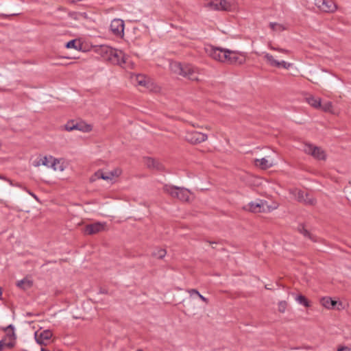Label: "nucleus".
I'll use <instances>...</instances> for the list:
<instances>
[{
  "mask_svg": "<svg viewBox=\"0 0 351 351\" xmlns=\"http://www.w3.org/2000/svg\"><path fill=\"white\" fill-rule=\"evenodd\" d=\"M94 51L104 60L121 67H126L129 57L122 51L113 49L108 45H99L94 47Z\"/></svg>",
  "mask_w": 351,
  "mask_h": 351,
  "instance_id": "1",
  "label": "nucleus"
},
{
  "mask_svg": "<svg viewBox=\"0 0 351 351\" xmlns=\"http://www.w3.org/2000/svg\"><path fill=\"white\" fill-rule=\"evenodd\" d=\"M170 69L173 73L180 75L190 80H199V70L191 64L173 62L170 64Z\"/></svg>",
  "mask_w": 351,
  "mask_h": 351,
  "instance_id": "2",
  "label": "nucleus"
},
{
  "mask_svg": "<svg viewBox=\"0 0 351 351\" xmlns=\"http://www.w3.org/2000/svg\"><path fill=\"white\" fill-rule=\"evenodd\" d=\"M207 52L212 58L221 62L234 64L239 60L236 53L229 49L210 47L207 49Z\"/></svg>",
  "mask_w": 351,
  "mask_h": 351,
  "instance_id": "3",
  "label": "nucleus"
},
{
  "mask_svg": "<svg viewBox=\"0 0 351 351\" xmlns=\"http://www.w3.org/2000/svg\"><path fill=\"white\" fill-rule=\"evenodd\" d=\"M163 191L170 195L172 197L186 202L190 197V191L184 187H178L173 185L165 184Z\"/></svg>",
  "mask_w": 351,
  "mask_h": 351,
  "instance_id": "4",
  "label": "nucleus"
},
{
  "mask_svg": "<svg viewBox=\"0 0 351 351\" xmlns=\"http://www.w3.org/2000/svg\"><path fill=\"white\" fill-rule=\"evenodd\" d=\"M274 208H276V207L271 208L268 205L266 201L262 199H258L255 202H250L245 207V209L255 213L270 212Z\"/></svg>",
  "mask_w": 351,
  "mask_h": 351,
  "instance_id": "5",
  "label": "nucleus"
},
{
  "mask_svg": "<svg viewBox=\"0 0 351 351\" xmlns=\"http://www.w3.org/2000/svg\"><path fill=\"white\" fill-rule=\"evenodd\" d=\"M291 193L295 196V199L306 205H314L316 203V199L310 193H305L303 191L294 189Z\"/></svg>",
  "mask_w": 351,
  "mask_h": 351,
  "instance_id": "6",
  "label": "nucleus"
},
{
  "mask_svg": "<svg viewBox=\"0 0 351 351\" xmlns=\"http://www.w3.org/2000/svg\"><path fill=\"white\" fill-rule=\"evenodd\" d=\"M263 58L266 61L267 64L273 67H282L286 69H289L292 66V64L287 62L284 60L278 61L276 60L272 55L267 52H263Z\"/></svg>",
  "mask_w": 351,
  "mask_h": 351,
  "instance_id": "7",
  "label": "nucleus"
},
{
  "mask_svg": "<svg viewBox=\"0 0 351 351\" xmlns=\"http://www.w3.org/2000/svg\"><path fill=\"white\" fill-rule=\"evenodd\" d=\"M304 151L305 153L311 155L316 159L326 160V158L325 152L319 147L311 144H305L304 145Z\"/></svg>",
  "mask_w": 351,
  "mask_h": 351,
  "instance_id": "8",
  "label": "nucleus"
},
{
  "mask_svg": "<svg viewBox=\"0 0 351 351\" xmlns=\"http://www.w3.org/2000/svg\"><path fill=\"white\" fill-rule=\"evenodd\" d=\"M207 135L195 130L188 131L185 139L191 144H199L207 140Z\"/></svg>",
  "mask_w": 351,
  "mask_h": 351,
  "instance_id": "9",
  "label": "nucleus"
},
{
  "mask_svg": "<svg viewBox=\"0 0 351 351\" xmlns=\"http://www.w3.org/2000/svg\"><path fill=\"white\" fill-rule=\"evenodd\" d=\"M124 21L120 19H114L110 25V32L116 36L122 38L124 35Z\"/></svg>",
  "mask_w": 351,
  "mask_h": 351,
  "instance_id": "10",
  "label": "nucleus"
},
{
  "mask_svg": "<svg viewBox=\"0 0 351 351\" xmlns=\"http://www.w3.org/2000/svg\"><path fill=\"white\" fill-rule=\"evenodd\" d=\"M35 340L37 343L43 346L49 344L52 337V332L49 330L36 331L34 333Z\"/></svg>",
  "mask_w": 351,
  "mask_h": 351,
  "instance_id": "11",
  "label": "nucleus"
},
{
  "mask_svg": "<svg viewBox=\"0 0 351 351\" xmlns=\"http://www.w3.org/2000/svg\"><path fill=\"white\" fill-rule=\"evenodd\" d=\"M105 223L97 222L88 224L84 228V233L86 234H94L104 230Z\"/></svg>",
  "mask_w": 351,
  "mask_h": 351,
  "instance_id": "12",
  "label": "nucleus"
},
{
  "mask_svg": "<svg viewBox=\"0 0 351 351\" xmlns=\"http://www.w3.org/2000/svg\"><path fill=\"white\" fill-rule=\"evenodd\" d=\"M320 302L323 306L328 309L337 308L340 309L342 306L341 302L332 300L330 297H324L321 299Z\"/></svg>",
  "mask_w": 351,
  "mask_h": 351,
  "instance_id": "13",
  "label": "nucleus"
},
{
  "mask_svg": "<svg viewBox=\"0 0 351 351\" xmlns=\"http://www.w3.org/2000/svg\"><path fill=\"white\" fill-rule=\"evenodd\" d=\"M337 9V5L332 0H325L323 5L321 7V11L325 12H334Z\"/></svg>",
  "mask_w": 351,
  "mask_h": 351,
  "instance_id": "14",
  "label": "nucleus"
},
{
  "mask_svg": "<svg viewBox=\"0 0 351 351\" xmlns=\"http://www.w3.org/2000/svg\"><path fill=\"white\" fill-rule=\"evenodd\" d=\"M254 164L256 166L259 167L262 169H267L273 166V162L265 158L256 159L254 160Z\"/></svg>",
  "mask_w": 351,
  "mask_h": 351,
  "instance_id": "15",
  "label": "nucleus"
},
{
  "mask_svg": "<svg viewBox=\"0 0 351 351\" xmlns=\"http://www.w3.org/2000/svg\"><path fill=\"white\" fill-rule=\"evenodd\" d=\"M144 162L146 166L150 169H156L160 170L162 169V165L157 160L152 158H145Z\"/></svg>",
  "mask_w": 351,
  "mask_h": 351,
  "instance_id": "16",
  "label": "nucleus"
},
{
  "mask_svg": "<svg viewBox=\"0 0 351 351\" xmlns=\"http://www.w3.org/2000/svg\"><path fill=\"white\" fill-rule=\"evenodd\" d=\"M6 333V337L5 339H8V341H12L15 344L16 340V334L14 332V327L12 324H10L4 329Z\"/></svg>",
  "mask_w": 351,
  "mask_h": 351,
  "instance_id": "17",
  "label": "nucleus"
},
{
  "mask_svg": "<svg viewBox=\"0 0 351 351\" xmlns=\"http://www.w3.org/2000/svg\"><path fill=\"white\" fill-rule=\"evenodd\" d=\"M32 281L27 278H25L21 280L18 281L16 283L17 287L23 290H27L29 289L30 287H32Z\"/></svg>",
  "mask_w": 351,
  "mask_h": 351,
  "instance_id": "18",
  "label": "nucleus"
},
{
  "mask_svg": "<svg viewBox=\"0 0 351 351\" xmlns=\"http://www.w3.org/2000/svg\"><path fill=\"white\" fill-rule=\"evenodd\" d=\"M306 101L309 105L315 108H319V107H321V99L319 97H315L311 95L306 97Z\"/></svg>",
  "mask_w": 351,
  "mask_h": 351,
  "instance_id": "19",
  "label": "nucleus"
},
{
  "mask_svg": "<svg viewBox=\"0 0 351 351\" xmlns=\"http://www.w3.org/2000/svg\"><path fill=\"white\" fill-rule=\"evenodd\" d=\"M77 128L76 130L82 131L84 132H88L91 131L92 127L90 125L86 124L85 123L80 122L76 123Z\"/></svg>",
  "mask_w": 351,
  "mask_h": 351,
  "instance_id": "20",
  "label": "nucleus"
},
{
  "mask_svg": "<svg viewBox=\"0 0 351 351\" xmlns=\"http://www.w3.org/2000/svg\"><path fill=\"white\" fill-rule=\"evenodd\" d=\"M14 346V342L12 341H7L6 339L0 341V350H3L5 348H12Z\"/></svg>",
  "mask_w": 351,
  "mask_h": 351,
  "instance_id": "21",
  "label": "nucleus"
},
{
  "mask_svg": "<svg viewBox=\"0 0 351 351\" xmlns=\"http://www.w3.org/2000/svg\"><path fill=\"white\" fill-rule=\"evenodd\" d=\"M59 161L54 158L52 156H50V165L49 167H51L53 170L56 171L58 169L62 171L63 168L60 165H59Z\"/></svg>",
  "mask_w": 351,
  "mask_h": 351,
  "instance_id": "22",
  "label": "nucleus"
},
{
  "mask_svg": "<svg viewBox=\"0 0 351 351\" xmlns=\"http://www.w3.org/2000/svg\"><path fill=\"white\" fill-rule=\"evenodd\" d=\"M298 231L301 234H302L305 237H308L313 241H316L313 237V235L305 228V227L303 225H300L298 226Z\"/></svg>",
  "mask_w": 351,
  "mask_h": 351,
  "instance_id": "23",
  "label": "nucleus"
},
{
  "mask_svg": "<svg viewBox=\"0 0 351 351\" xmlns=\"http://www.w3.org/2000/svg\"><path fill=\"white\" fill-rule=\"evenodd\" d=\"M295 299L298 304L303 305L305 307H308L310 306L308 300L302 295H298Z\"/></svg>",
  "mask_w": 351,
  "mask_h": 351,
  "instance_id": "24",
  "label": "nucleus"
},
{
  "mask_svg": "<svg viewBox=\"0 0 351 351\" xmlns=\"http://www.w3.org/2000/svg\"><path fill=\"white\" fill-rule=\"evenodd\" d=\"M95 176L97 178H101L105 180H112V178L111 177V173L110 172L108 173H103L101 171H98L95 173Z\"/></svg>",
  "mask_w": 351,
  "mask_h": 351,
  "instance_id": "25",
  "label": "nucleus"
},
{
  "mask_svg": "<svg viewBox=\"0 0 351 351\" xmlns=\"http://www.w3.org/2000/svg\"><path fill=\"white\" fill-rule=\"evenodd\" d=\"M65 47L68 49L73 48L77 49L79 47H81V44L77 40H71L66 43Z\"/></svg>",
  "mask_w": 351,
  "mask_h": 351,
  "instance_id": "26",
  "label": "nucleus"
},
{
  "mask_svg": "<svg viewBox=\"0 0 351 351\" xmlns=\"http://www.w3.org/2000/svg\"><path fill=\"white\" fill-rule=\"evenodd\" d=\"M167 252L165 249H158L152 253V256L157 258L162 259L165 256Z\"/></svg>",
  "mask_w": 351,
  "mask_h": 351,
  "instance_id": "27",
  "label": "nucleus"
},
{
  "mask_svg": "<svg viewBox=\"0 0 351 351\" xmlns=\"http://www.w3.org/2000/svg\"><path fill=\"white\" fill-rule=\"evenodd\" d=\"M206 6L213 10H221L218 0L213 1L207 3Z\"/></svg>",
  "mask_w": 351,
  "mask_h": 351,
  "instance_id": "28",
  "label": "nucleus"
},
{
  "mask_svg": "<svg viewBox=\"0 0 351 351\" xmlns=\"http://www.w3.org/2000/svg\"><path fill=\"white\" fill-rule=\"evenodd\" d=\"M136 82L139 86H147V82L146 80V77L143 75H138L136 77Z\"/></svg>",
  "mask_w": 351,
  "mask_h": 351,
  "instance_id": "29",
  "label": "nucleus"
},
{
  "mask_svg": "<svg viewBox=\"0 0 351 351\" xmlns=\"http://www.w3.org/2000/svg\"><path fill=\"white\" fill-rule=\"evenodd\" d=\"M319 108H322L324 112H331L332 109V102L327 101L323 104H321V107H319Z\"/></svg>",
  "mask_w": 351,
  "mask_h": 351,
  "instance_id": "30",
  "label": "nucleus"
},
{
  "mask_svg": "<svg viewBox=\"0 0 351 351\" xmlns=\"http://www.w3.org/2000/svg\"><path fill=\"white\" fill-rule=\"evenodd\" d=\"M77 128L76 123H75L73 121H69L65 125L64 128L66 130L70 132L73 130H76V128Z\"/></svg>",
  "mask_w": 351,
  "mask_h": 351,
  "instance_id": "31",
  "label": "nucleus"
},
{
  "mask_svg": "<svg viewBox=\"0 0 351 351\" xmlns=\"http://www.w3.org/2000/svg\"><path fill=\"white\" fill-rule=\"evenodd\" d=\"M270 28L274 31H282L285 29L283 26L281 24L271 22L269 23Z\"/></svg>",
  "mask_w": 351,
  "mask_h": 351,
  "instance_id": "32",
  "label": "nucleus"
},
{
  "mask_svg": "<svg viewBox=\"0 0 351 351\" xmlns=\"http://www.w3.org/2000/svg\"><path fill=\"white\" fill-rule=\"evenodd\" d=\"M221 10H228L230 8V3L226 0L219 1Z\"/></svg>",
  "mask_w": 351,
  "mask_h": 351,
  "instance_id": "33",
  "label": "nucleus"
},
{
  "mask_svg": "<svg viewBox=\"0 0 351 351\" xmlns=\"http://www.w3.org/2000/svg\"><path fill=\"white\" fill-rule=\"evenodd\" d=\"M268 47L271 50L276 51H278L280 53H286V54H289L290 53V51L287 49L279 48V47H275L273 45H271L270 43L268 44Z\"/></svg>",
  "mask_w": 351,
  "mask_h": 351,
  "instance_id": "34",
  "label": "nucleus"
},
{
  "mask_svg": "<svg viewBox=\"0 0 351 351\" xmlns=\"http://www.w3.org/2000/svg\"><path fill=\"white\" fill-rule=\"evenodd\" d=\"M287 303L286 301H280L278 302V311L280 313H284L287 308Z\"/></svg>",
  "mask_w": 351,
  "mask_h": 351,
  "instance_id": "35",
  "label": "nucleus"
},
{
  "mask_svg": "<svg viewBox=\"0 0 351 351\" xmlns=\"http://www.w3.org/2000/svg\"><path fill=\"white\" fill-rule=\"evenodd\" d=\"M42 165L46 166L47 167H49L50 165V156H44L42 157Z\"/></svg>",
  "mask_w": 351,
  "mask_h": 351,
  "instance_id": "36",
  "label": "nucleus"
},
{
  "mask_svg": "<svg viewBox=\"0 0 351 351\" xmlns=\"http://www.w3.org/2000/svg\"><path fill=\"white\" fill-rule=\"evenodd\" d=\"M109 172L111 173V177L114 178V177H118L121 174V171L119 169H116Z\"/></svg>",
  "mask_w": 351,
  "mask_h": 351,
  "instance_id": "37",
  "label": "nucleus"
},
{
  "mask_svg": "<svg viewBox=\"0 0 351 351\" xmlns=\"http://www.w3.org/2000/svg\"><path fill=\"white\" fill-rule=\"evenodd\" d=\"M325 0H315V5L321 10V7L323 5Z\"/></svg>",
  "mask_w": 351,
  "mask_h": 351,
  "instance_id": "38",
  "label": "nucleus"
},
{
  "mask_svg": "<svg viewBox=\"0 0 351 351\" xmlns=\"http://www.w3.org/2000/svg\"><path fill=\"white\" fill-rule=\"evenodd\" d=\"M42 157L37 158L33 162V165L34 167H39L40 165H42Z\"/></svg>",
  "mask_w": 351,
  "mask_h": 351,
  "instance_id": "39",
  "label": "nucleus"
},
{
  "mask_svg": "<svg viewBox=\"0 0 351 351\" xmlns=\"http://www.w3.org/2000/svg\"><path fill=\"white\" fill-rule=\"evenodd\" d=\"M19 14H0V19H8L12 16H16Z\"/></svg>",
  "mask_w": 351,
  "mask_h": 351,
  "instance_id": "40",
  "label": "nucleus"
},
{
  "mask_svg": "<svg viewBox=\"0 0 351 351\" xmlns=\"http://www.w3.org/2000/svg\"><path fill=\"white\" fill-rule=\"evenodd\" d=\"M188 293L192 295L193 294H195L197 295H199V292L197 290V289H189L188 290Z\"/></svg>",
  "mask_w": 351,
  "mask_h": 351,
  "instance_id": "41",
  "label": "nucleus"
},
{
  "mask_svg": "<svg viewBox=\"0 0 351 351\" xmlns=\"http://www.w3.org/2000/svg\"><path fill=\"white\" fill-rule=\"evenodd\" d=\"M203 302H204L205 303H208V300L205 298L204 295H202V294L199 293V295H197Z\"/></svg>",
  "mask_w": 351,
  "mask_h": 351,
  "instance_id": "42",
  "label": "nucleus"
},
{
  "mask_svg": "<svg viewBox=\"0 0 351 351\" xmlns=\"http://www.w3.org/2000/svg\"><path fill=\"white\" fill-rule=\"evenodd\" d=\"M350 350L347 347H341L338 348L337 351H349Z\"/></svg>",
  "mask_w": 351,
  "mask_h": 351,
  "instance_id": "43",
  "label": "nucleus"
},
{
  "mask_svg": "<svg viewBox=\"0 0 351 351\" xmlns=\"http://www.w3.org/2000/svg\"><path fill=\"white\" fill-rule=\"evenodd\" d=\"M28 193H29V194H30V195H32L34 199H36V200H38V197H37V196H36L34 193H31V192H28Z\"/></svg>",
  "mask_w": 351,
  "mask_h": 351,
  "instance_id": "44",
  "label": "nucleus"
},
{
  "mask_svg": "<svg viewBox=\"0 0 351 351\" xmlns=\"http://www.w3.org/2000/svg\"><path fill=\"white\" fill-rule=\"evenodd\" d=\"M1 297H2V291H1V289L0 288V300H1Z\"/></svg>",
  "mask_w": 351,
  "mask_h": 351,
  "instance_id": "45",
  "label": "nucleus"
},
{
  "mask_svg": "<svg viewBox=\"0 0 351 351\" xmlns=\"http://www.w3.org/2000/svg\"><path fill=\"white\" fill-rule=\"evenodd\" d=\"M41 351H47L45 348H42Z\"/></svg>",
  "mask_w": 351,
  "mask_h": 351,
  "instance_id": "46",
  "label": "nucleus"
},
{
  "mask_svg": "<svg viewBox=\"0 0 351 351\" xmlns=\"http://www.w3.org/2000/svg\"><path fill=\"white\" fill-rule=\"evenodd\" d=\"M100 292H101V293H106V291H101Z\"/></svg>",
  "mask_w": 351,
  "mask_h": 351,
  "instance_id": "47",
  "label": "nucleus"
},
{
  "mask_svg": "<svg viewBox=\"0 0 351 351\" xmlns=\"http://www.w3.org/2000/svg\"><path fill=\"white\" fill-rule=\"evenodd\" d=\"M136 351H143V350H136Z\"/></svg>",
  "mask_w": 351,
  "mask_h": 351,
  "instance_id": "48",
  "label": "nucleus"
}]
</instances>
